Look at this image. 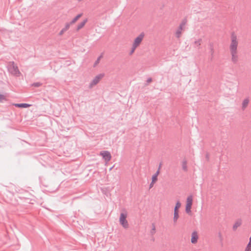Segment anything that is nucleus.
Instances as JSON below:
<instances>
[{"instance_id":"nucleus-1","label":"nucleus","mask_w":251,"mask_h":251,"mask_svg":"<svg viewBox=\"0 0 251 251\" xmlns=\"http://www.w3.org/2000/svg\"><path fill=\"white\" fill-rule=\"evenodd\" d=\"M231 43L229 46V50L231 55V61L236 64L238 61V55L237 54V47L238 42L237 36L234 33H232L231 35Z\"/></svg>"},{"instance_id":"nucleus-2","label":"nucleus","mask_w":251,"mask_h":251,"mask_svg":"<svg viewBox=\"0 0 251 251\" xmlns=\"http://www.w3.org/2000/svg\"><path fill=\"white\" fill-rule=\"evenodd\" d=\"M8 70L11 74L16 76H19L21 74L18 66L15 64L14 61H10L9 62Z\"/></svg>"},{"instance_id":"nucleus-3","label":"nucleus","mask_w":251,"mask_h":251,"mask_svg":"<svg viewBox=\"0 0 251 251\" xmlns=\"http://www.w3.org/2000/svg\"><path fill=\"white\" fill-rule=\"evenodd\" d=\"M126 217H127V213L126 211H125V213H121L120 218H119V222H120V224L125 228H127L128 227V222L126 219Z\"/></svg>"},{"instance_id":"nucleus-4","label":"nucleus","mask_w":251,"mask_h":251,"mask_svg":"<svg viewBox=\"0 0 251 251\" xmlns=\"http://www.w3.org/2000/svg\"><path fill=\"white\" fill-rule=\"evenodd\" d=\"M187 23L186 18H184L182 20L181 23L180 24L176 32V36L177 38H179L181 35V31L183 30L184 26Z\"/></svg>"},{"instance_id":"nucleus-5","label":"nucleus","mask_w":251,"mask_h":251,"mask_svg":"<svg viewBox=\"0 0 251 251\" xmlns=\"http://www.w3.org/2000/svg\"><path fill=\"white\" fill-rule=\"evenodd\" d=\"M145 36V33L141 32L135 39L132 45L138 47L142 41Z\"/></svg>"},{"instance_id":"nucleus-6","label":"nucleus","mask_w":251,"mask_h":251,"mask_svg":"<svg viewBox=\"0 0 251 251\" xmlns=\"http://www.w3.org/2000/svg\"><path fill=\"white\" fill-rule=\"evenodd\" d=\"M104 76V74H100L95 77L91 82L90 83L89 87L92 88L94 85L97 84L100 80Z\"/></svg>"},{"instance_id":"nucleus-7","label":"nucleus","mask_w":251,"mask_h":251,"mask_svg":"<svg viewBox=\"0 0 251 251\" xmlns=\"http://www.w3.org/2000/svg\"><path fill=\"white\" fill-rule=\"evenodd\" d=\"M100 155L102 156L105 162L109 161L111 159V155L109 151H102L100 152Z\"/></svg>"},{"instance_id":"nucleus-8","label":"nucleus","mask_w":251,"mask_h":251,"mask_svg":"<svg viewBox=\"0 0 251 251\" xmlns=\"http://www.w3.org/2000/svg\"><path fill=\"white\" fill-rule=\"evenodd\" d=\"M198 235L197 232L193 231L191 235V242L192 244H195L197 242L198 239Z\"/></svg>"},{"instance_id":"nucleus-9","label":"nucleus","mask_w":251,"mask_h":251,"mask_svg":"<svg viewBox=\"0 0 251 251\" xmlns=\"http://www.w3.org/2000/svg\"><path fill=\"white\" fill-rule=\"evenodd\" d=\"M209 49L210 50V52L211 54V60H212L214 53V44L212 42H209L208 44Z\"/></svg>"},{"instance_id":"nucleus-10","label":"nucleus","mask_w":251,"mask_h":251,"mask_svg":"<svg viewBox=\"0 0 251 251\" xmlns=\"http://www.w3.org/2000/svg\"><path fill=\"white\" fill-rule=\"evenodd\" d=\"M15 106L17 107L20 108H27L31 106V104H29L25 103H16L15 104Z\"/></svg>"},{"instance_id":"nucleus-11","label":"nucleus","mask_w":251,"mask_h":251,"mask_svg":"<svg viewBox=\"0 0 251 251\" xmlns=\"http://www.w3.org/2000/svg\"><path fill=\"white\" fill-rule=\"evenodd\" d=\"M87 19H84L82 22H81L80 24H79L76 27V30L78 31L80 29H81L86 24V23L87 22Z\"/></svg>"},{"instance_id":"nucleus-12","label":"nucleus","mask_w":251,"mask_h":251,"mask_svg":"<svg viewBox=\"0 0 251 251\" xmlns=\"http://www.w3.org/2000/svg\"><path fill=\"white\" fill-rule=\"evenodd\" d=\"M249 103V99L248 98H246L244 99L242 103V109L244 110L246 107L248 106Z\"/></svg>"},{"instance_id":"nucleus-13","label":"nucleus","mask_w":251,"mask_h":251,"mask_svg":"<svg viewBox=\"0 0 251 251\" xmlns=\"http://www.w3.org/2000/svg\"><path fill=\"white\" fill-rule=\"evenodd\" d=\"M161 166V163L160 164L159 168L157 172L152 176V180L153 181H156L157 180V176L159 174V170Z\"/></svg>"},{"instance_id":"nucleus-14","label":"nucleus","mask_w":251,"mask_h":251,"mask_svg":"<svg viewBox=\"0 0 251 251\" xmlns=\"http://www.w3.org/2000/svg\"><path fill=\"white\" fill-rule=\"evenodd\" d=\"M202 42V39H199L197 40H196L194 42V47L195 48H198V49L200 48V46L201 45Z\"/></svg>"},{"instance_id":"nucleus-15","label":"nucleus","mask_w":251,"mask_h":251,"mask_svg":"<svg viewBox=\"0 0 251 251\" xmlns=\"http://www.w3.org/2000/svg\"><path fill=\"white\" fill-rule=\"evenodd\" d=\"M186 202V205L192 206L193 203V196L192 195H190L187 197Z\"/></svg>"},{"instance_id":"nucleus-16","label":"nucleus","mask_w":251,"mask_h":251,"mask_svg":"<svg viewBox=\"0 0 251 251\" xmlns=\"http://www.w3.org/2000/svg\"><path fill=\"white\" fill-rule=\"evenodd\" d=\"M82 16V14L80 13L78 14L77 16H76L71 22L70 24H75L79 18H80Z\"/></svg>"},{"instance_id":"nucleus-17","label":"nucleus","mask_w":251,"mask_h":251,"mask_svg":"<svg viewBox=\"0 0 251 251\" xmlns=\"http://www.w3.org/2000/svg\"><path fill=\"white\" fill-rule=\"evenodd\" d=\"M241 221L240 220L236 221L233 226V230H236L237 228L241 225Z\"/></svg>"},{"instance_id":"nucleus-18","label":"nucleus","mask_w":251,"mask_h":251,"mask_svg":"<svg viewBox=\"0 0 251 251\" xmlns=\"http://www.w3.org/2000/svg\"><path fill=\"white\" fill-rule=\"evenodd\" d=\"M187 161L184 160L182 161V168L183 171L185 172L187 171Z\"/></svg>"},{"instance_id":"nucleus-19","label":"nucleus","mask_w":251,"mask_h":251,"mask_svg":"<svg viewBox=\"0 0 251 251\" xmlns=\"http://www.w3.org/2000/svg\"><path fill=\"white\" fill-rule=\"evenodd\" d=\"M181 206V203L179 201H177L176 202L175 208H174V211L178 212V209Z\"/></svg>"},{"instance_id":"nucleus-20","label":"nucleus","mask_w":251,"mask_h":251,"mask_svg":"<svg viewBox=\"0 0 251 251\" xmlns=\"http://www.w3.org/2000/svg\"><path fill=\"white\" fill-rule=\"evenodd\" d=\"M218 237L219 238V240H220V244H221V246L222 247L223 246V241H224V238L222 235V233L219 232L218 234Z\"/></svg>"},{"instance_id":"nucleus-21","label":"nucleus","mask_w":251,"mask_h":251,"mask_svg":"<svg viewBox=\"0 0 251 251\" xmlns=\"http://www.w3.org/2000/svg\"><path fill=\"white\" fill-rule=\"evenodd\" d=\"M173 221L174 222H176L179 217L178 212L174 211Z\"/></svg>"},{"instance_id":"nucleus-22","label":"nucleus","mask_w":251,"mask_h":251,"mask_svg":"<svg viewBox=\"0 0 251 251\" xmlns=\"http://www.w3.org/2000/svg\"><path fill=\"white\" fill-rule=\"evenodd\" d=\"M102 57V54H101L100 56H99L98 57V58H97V59L96 60V61L95 62L94 65H93L94 67H95L99 63Z\"/></svg>"},{"instance_id":"nucleus-23","label":"nucleus","mask_w":251,"mask_h":251,"mask_svg":"<svg viewBox=\"0 0 251 251\" xmlns=\"http://www.w3.org/2000/svg\"><path fill=\"white\" fill-rule=\"evenodd\" d=\"M191 207L192 206L191 205H186L185 211L187 213L190 214L191 213Z\"/></svg>"},{"instance_id":"nucleus-24","label":"nucleus","mask_w":251,"mask_h":251,"mask_svg":"<svg viewBox=\"0 0 251 251\" xmlns=\"http://www.w3.org/2000/svg\"><path fill=\"white\" fill-rule=\"evenodd\" d=\"M150 233L152 235H154L155 233V226L154 224L153 223L152 224V228L151 230Z\"/></svg>"},{"instance_id":"nucleus-25","label":"nucleus","mask_w":251,"mask_h":251,"mask_svg":"<svg viewBox=\"0 0 251 251\" xmlns=\"http://www.w3.org/2000/svg\"><path fill=\"white\" fill-rule=\"evenodd\" d=\"M72 24H70V22L66 23L65 27L64 28H63L62 29L66 32L67 30L69 29V28H70V26Z\"/></svg>"},{"instance_id":"nucleus-26","label":"nucleus","mask_w":251,"mask_h":251,"mask_svg":"<svg viewBox=\"0 0 251 251\" xmlns=\"http://www.w3.org/2000/svg\"><path fill=\"white\" fill-rule=\"evenodd\" d=\"M42 85V83L39 82H34L31 84L32 86H34L35 87H40Z\"/></svg>"},{"instance_id":"nucleus-27","label":"nucleus","mask_w":251,"mask_h":251,"mask_svg":"<svg viewBox=\"0 0 251 251\" xmlns=\"http://www.w3.org/2000/svg\"><path fill=\"white\" fill-rule=\"evenodd\" d=\"M137 47L134 46L133 45H132V48H131V50L129 52V55H131L133 53V52H134L135 49L137 48Z\"/></svg>"},{"instance_id":"nucleus-28","label":"nucleus","mask_w":251,"mask_h":251,"mask_svg":"<svg viewBox=\"0 0 251 251\" xmlns=\"http://www.w3.org/2000/svg\"><path fill=\"white\" fill-rule=\"evenodd\" d=\"M5 100V97L3 95L0 94V102H2L3 100Z\"/></svg>"},{"instance_id":"nucleus-29","label":"nucleus","mask_w":251,"mask_h":251,"mask_svg":"<svg viewBox=\"0 0 251 251\" xmlns=\"http://www.w3.org/2000/svg\"><path fill=\"white\" fill-rule=\"evenodd\" d=\"M151 81H152V78L151 77L148 78L146 81L147 83L146 84V85H148V84L150 83V82H151Z\"/></svg>"},{"instance_id":"nucleus-30","label":"nucleus","mask_w":251,"mask_h":251,"mask_svg":"<svg viewBox=\"0 0 251 251\" xmlns=\"http://www.w3.org/2000/svg\"><path fill=\"white\" fill-rule=\"evenodd\" d=\"M155 182V181H153L152 180L151 181V183L150 184V188H152L153 187V184H154Z\"/></svg>"},{"instance_id":"nucleus-31","label":"nucleus","mask_w":251,"mask_h":251,"mask_svg":"<svg viewBox=\"0 0 251 251\" xmlns=\"http://www.w3.org/2000/svg\"><path fill=\"white\" fill-rule=\"evenodd\" d=\"M65 32V31L62 29V30L59 33V35L61 36Z\"/></svg>"},{"instance_id":"nucleus-32","label":"nucleus","mask_w":251,"mask_h":251,"mask_svg":"<svg viewBox=\"0 0 251 251\" xmlns=\"http://www.w3.org/2000/svg\"><path fill=\"white\" fill-rule=\"evenodd\" d=\"M205 158H206V159H207V161L209 160V155L208 153H206V155H205Z\"/></svg>"}]
</instances>
